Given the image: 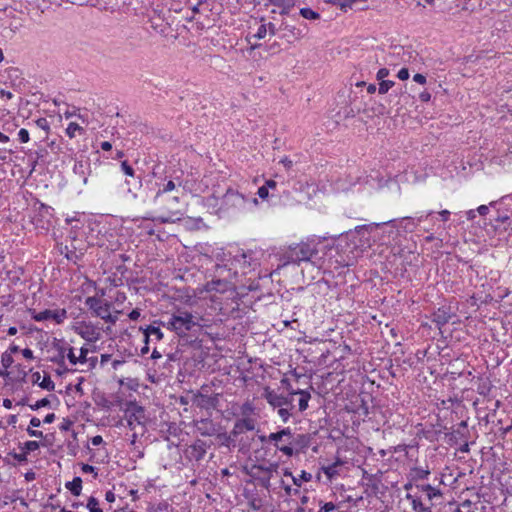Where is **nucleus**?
<instances>
[{"label": "nucleus", "instance_id": "58836bf2", "mask_svg": "<svg viewBox=\"0 0 512 512\" xmlns=\"http://www.w3.org/2000/svg\"><path fill=\"white\" fill-rule=\"evenodd\" d=\"M121 169L127 176L134 177V169L128 164L127 161H123L121 163Z\"/></svg>", "mask_w": 512, "mask_h": 512}, {"label": "nucleus", "instance_id": "0eeeda50", "mask_svg": "<svg viewBox=\"0 0 512 512\" xmlns=\"http://www.w3.org/2000/svg\"><path fill=\"white\" fill-rule=\"evenodd\" d=\"M85 305L92 311L93 315L101 319L111 310V303L91 296L86 298Z\"/></svg>", "mask_w": 512, "mask_h": 512}, {"label": "nucleus", "instance_id": "774afa93", "mask_svg": "<svg viewBox=\"0 0 512 512\" xmlns=\"http://www.w3.org/2000/svg\"><path fill=\"white\" fill-rule=\"evenodd\" d=\"M106 501L112 503L115 501V494L112 491H107L105 494Z\"/></svg>", "mask_w": 512, "mask_h": 512}, {"label": "nucleus", "instance_id": "f03ea898", "mask_svg": "<svg viewBox=\"0 0 512 512\" xmlns=\"http://www.w3.org/2000/svg\"><path fill=\"white\" fill-rule=\"evenodd\" d=\"M163 325L167 329L174 331L178 336H185L198 323L192 313L183 309H177L167 323H163Z\"/></svg>", "mask_w": 512, "mask_h": 512}, {"label": "nucleus", "instance_id": "864d4df0", "mask_svg": "<svg viewBox=\"0 0 512 512\" xmlns=\"http://www.w3.org/2000/svg\"><path fill=\"white\" fill-rule=\"evenodd\" d=\"M413 80L416 82V83H419V84H425L426 83V77L420 73H417L413 76Z\"/></svg>", "mask_w": 512, "mask_h": 512}, {"label": "nucleus", "instance_id": "9b49d317", "mask_svg": "<svg viewBox=\"0 0 512 512\" xmlns=\"http://www.w3.org/2000/svg\"><path fill=\"white\" fill-rule=\"evenodd\" d=\"M208 445L203 440H196L188 449V453L191 459L200 461L204 458Z\"/></svg>", "mask_w": 512, "mask_h": 512}, {"label": "nucleus", "instance_id": "a878e982", "mask_svg": "<svg viewBox=\"0 0 512 512\" xmlns=\"http://www.w3.org/2000/svg\"><path fill=\"white\" fill-rule=\"evenodd\" d=\"M312 479V475L306 471H302L299 476L292 477L293 484L299 488L303 482H309Z\"/></svg>", "mask_w": 512, "mask_h": 512}, {"label": "nucleus", "instance_id": "69168bd1", "mask_svg": "<svg viewBox=\"0 0 512 512\" xmlns=\"http://www.w3.org/2000/svg\"><path fill=\"white\" fill-rule=\"evenodd\" d=\"M450 211L448 210H442L439 212V216L441 217V220L447 221L450 217Z\"/></svg>", "mask_w": 512, "mask_h": 512}, {"label": "nucleus", "instance_id": "e433bc0d", "mask_svg": "<svg viewBox=\"0 0 512 512\" xmlns=\"http://www.w3.org/2000/svg\"><path fill=\"white\" fill-rule=\"evenodd\" d=\"M39 448L37 441H27L24 443L23 451L28 454L29 452L35 451Z\"/></svg>", "mask_w": 512, "mask_h": 512}, {"label": "nucleus", "instance_id": "b1692460", "mask_svg": "<svg viewBox=\"0 0 512 512\" xmlns=\"http://www.w3.org/2000/svg\"><path fill=\"white\" fill-rule=\"evenodd\" d=\"M66 488L75 496H79L82 490V480L75 477L71 482L66 483Z\"/></svg>", "mask_w": 512, "mask_h": 512}, {"label": "nucleus", "instance_id": "412c9836", "mask_svg": "<svg viewBox=\"0 0 512 512\" xmlns=\"http://www.w3.org/2000/svg\"><path fill=\"white\" fill-rule=\"evenodd\" d=\"M212 398L208 395L197 393L193 397V404L200 408H209L213 405Z\"/></svg>", "mask_w": 512, "mask_h": 512}, {"label": "nucleus", "instance_id": "0e129e2a", "mask_svg": "<svg viewBox=\"0 0 512 512\" xmlns=\"http://www.w3.org/2000/svg\"><path fill=\"white\" fill-rule=\"evenodd\" d=\"M65 256H66V258L68 260H71V261H74V262H76L78 260V258H79L77 253L76 252H72V251L71 252H67L65 254Z\"/></svg>", "mask_w": 512, "mask_h": 512}, {"label": "nucleus", "instance_id": "f257e3e1", "mask_svg": "<svg viewBox=\"0 0 512 512\" xmlns=\"http://www.w3.org/2000/svg\"><path fill=\"white\" fill-rule=\"evenodd\" d=\"M279 464L277 462H262L258 464L246 465L243 468L245 474L250 476L252 479L258 482V484L270 490L271 479L274 474L278 473Z\"/></svg>", "mask_w": 512, "mask_h": 512}, {"label": "nucleus", "instance_id": "f3484780", "mask_svg": "<svg viewBox=\"0 0 512 512\" xmlns=\"http://www.w3.org/2000/svg\"><path fill=\"white\" fill-rule=\"evenodd\" d=\"M233 261L238 263V265L245 269V268H252L256 266V260L252 258L251 252H241L234 256Z\"/></svg>", "mask_w": 512, "mask_h": 512}, {"label": "nucleus", "instance_id": "a18cd8bd", "mask_svg": "<svg viewBox=\"0 0 512 512\" xmlns=\"http://www.w3.org/2000/svg\"><path fill=\"white\" fill-rule=\"evenodd\" d=\"M336 509V506L332 502L325 503L318 512H333Z\"/></svg>", "mask_w": 512, "mask_h": 512}, {"label": "nucleus", "instance_id": "a19ab883", "mask_svg": "<svg viewBox=\"0 0 512 512\" xmlns=\"http://www.w3.org/2000/svg\"><path fill=\"white\" fill-rule=\"evenodd\" d=\"M18 137H19V140L22 142V143H27L29 140H30V137H29V132L28 130L22 128L19 130L18 132Z\"/></svg>", "mask_w": 512, "mask_h": 512}, {"label": "nucleus", "instance_id": "4d7b16f0", "mask_svg": "<svg viewBox=\"0 0 512 512\" xmlns=\"http://www.w3.org/2000/svg\"><path fill=\"white\" fill-rule=\"evenodd\" d=\"M419 99L422 102H428L431 99V94L428 91H423L419 94Z\"/></svg>", "mask_w": 512, "mask_h": 512}, {"label": "nucleus", "instance_id": "c9c22d12", "mask_svg": "<svg viewBox=\"0 0 512 512\" xmlns=\"http://www.w3.org/2000/svg\"><path fill=\"white\" fill-rule=\"evenodd\" d=\"M394 85L393 81L390 80H381L379 83L378 92L380 94H385L389 91V89Z\"/></svg>", "mask_w": 512, "mask_h": 512}, {"label": "nucleus", "instance_id": "7ed1b4c3", "mask_svg": "<svg viewBox=\"0 0 512 512\" xmlns=\"http://www.w3.org/2000/svg\"><path fill=\"white\" fill-rule=\"evenodd\" d=\"M317 254V249L314 245L310 243H299L295 246H290L289 249L284 253V265L287 264H297L299 265L301 262L310 261L311 258Z\"/></svg>", "mask_w": 512, "mask_h": 512}, {"label": "nucleus", "instance_id": "20e7f679", "mask_svg": "<svg viewBox=\"0 0 512 512\" xmlns=\"http://www.w3.org/2000/svg\"><path fill=\"white\" fill-rule=\"evenodd\" d=\"M269 442H273L277 450L284 455L291 457L294 454L293 434L290 428H284L280 431L268 435Z\"/></svg>", "mask_w": 512, "mask_h": 512}, {"label": "nucleus", "instance_id": "6ab92c4d", "mask_svg": "<svg viewBox=\"0 0 512 512\" xmlns=\"http://www.w3.org/2000/svg\"><path fill=\"white\" fill-rule=\"evenodd\" d=\"M227 285H228V283L226 281L217 279V280H212V281L208 282L205 286V289L207 292L215 291V292L223 293L226 291Z\"/></svg>", "mask_w": 512, "mask_h": 512}, {"label": "nucleus", "instance_id": "1a4fd4ad", "mask_svg": "<svg viewBox=\"0 0 512 512\" xmlns=\"http://www.w3.org/2000/svg\"><path fill=\"white\" fill-rule=\"evenodd\" d=\"M263 397L265 400L274 408L276 407H284V406H292V399L276 393L274 390H271L269 387L264 389Z\"/></svg>", "mask_w": 512, "mask_h": 512}, {"label": "nucleus", "instance_id": "4468645a", "mask_svg": "<svg viewBox=\"0 0 512 512\" xmlns=\"http://www.w3.org/2000/svg\"><path fill=\"white\" fill-rule=\"evenodd\" d=\"M415 488L418 491L425 493L426 499L431 503H433L434 499L442 498L443 493L439 488L433 487L430 484H416Z\"/></svg>", "mask_w": 512, "mask_h": 512}, {"label": "nucleus", "instance_id": "ddd939ff", "mask_svg": "<svg viewBox=\"0 0 512 512\" xmlns=\"http://www.w3.org/2000/svg\"><path fill=\"white\" fill-rule=\"evenodd\" d=\"M77 333L88 342H96L100 332L92 325L83 324L77 328Z\"/></svg>", "mask_w": 512, "mask_h": 512}, {"label": "nucleus", "instance_id": "72a5a7b5", "mask_svg": "<svg viewBox=\"0 0 512 512\" xmlns=\"http://www.w3.org/2000/svg\"><path fill=\"white\" fill-rule=\"evenodd\" d=\"M340 464H341L340 462H335L327 467H324L323 470H324V473L326 474V476L328 478H333L335 475H337V473H338L337 467Z\"/></svg>", "mask_w": 512, "mask_h": 512}, {"label": "nucleus", "instance_id": "f704fd0d", "mask_svg": "<svg viewBox=\"0 0 512 512\" xmlns=\"http://www.w3.org/2000/svg\"><path fill=\"white\" fill-rule=\"evenodd\" d=\"M13 361L14 360H13L11 353L4 352L1 355V364L5 370L8 369L13 364Z\"/></svg>", "mask_w": 512, "mask_h": 512}, {"label": "nucleus", "instance_id": "79ce46f5", "mask_svg": "<svg viewBox=\"0 0 512 512\" xmlns=\"http://www.w3.org/2000/svg\"><path fill=\"white\" fill-rule=\"evenodd\" d=\"M308 442V437L306 435H298L297 438L293 437V447L295 445H306Z\"/></svg>", "mask_w": 512, "mask_h": 512}, {"label": "nucleus", "instance_id": "393cba45", "mask_svg": "<svg viewBox=\"0 0 512 512\" xmlns=\"http://www.w3.org/2000/svg\"><path fill=\"white\" fill-rule=\"evenodd\" d=\"M271 5L283 8L281 14L287 13L294 6V0H268Z\"/></svg>", "mask_w": 512, "mask_h": 512}, {"label": "nucleus", "instance_id": "9d476101", "mask_svg": "<svg viewBox=\"0 0 512 512\" xmlns=\"http://www.w3.org/2000/svg\"><path fill=\"white\" fill-rule=\"evenodd\" d=\"M255 427L256 421L253 418L246 417L237 419L234 423L233 429L231 430V435L234 438H237L239 435L247 431H253Z\"/></svg>", "mask_w": 512, "mask_h": 512}, {"label": "nucleus", "instance_id": "bf43d9fd", "mask_svg": "<svg viewBox=\"0 0 512 512\" xmlns=\"http://www.w3.org/2000/svg\"><path fill=\"white\" fill-rule=\"evenodd\" d=\"M281 164H283V166L286 168V169H290L293 165V162L292 160H290L288 157H284L281 159L280 161Z\"/></svg>", "mask_w": 512, "mask_h": 512}, {"label": "nucleus", "instance_id": "2eb2a0df", "mask_svg": "<svg viewBox=\"0 0 512 512\" xmlns=\"http://www.w3.org/2000/svg\"><path fill=\"white\" fill-rule=\"evenodd\" d=\"M452 318V313L450 309L447 307L438 308L432 315V321L436 323V325L441 328L445 324H447Z\"/></svg>", "mask_w": 512, "mask_h": 512}, {"label": "nucleus", "instance_id": "6e6552de", "mask_svg": "<svg viewBox=\"0 0 512 512\" xmlns=\"http://www.w3.org/2000/svg\"><path fill=\"white\" fill-rule=\"evenodd\" d=\"M67 318V311L65 309L57 310H44L33 315L35 321L41 322L46 320H53L57 324L63 323Z\"/></svg>", "mask_w": 512, "mask_h": 512}, {"label": "nucleus", "instance_id": "37998d69", "mask_svg": "<svg viewBox=\"0 0 512 512\" xmlns=\"http://www.w3.org/2000/svg\"><path fill=\"white\" fill-rule=\"evenodd\" d=\"M88 348L82 347L80 349V355L78 356L79 363L84 364L88 361L87 355H88Z\"/></svg>", "mask_w": 512, "mask_h": 512}, {"label": "nucleus", "instance_id": "e2e57ef3", "mask_svg": "<svg viewBox=\"0 0 512 512\" xmlns=\"http://www.w3.org/2000/svg\"><path fill=\"white\" fill-rule=\"evenodd\" d=\"M403 221L408 222V224L405 226V228H409L410 230H413V228L416 226L413 218L406 217V218H403Z\"/></svg>", "mask_w": 512, "mask_h": 512}, {"label": "nucleus", "instance_id": "7c9ffc66", "mask_svg": "<svg viewBox=\"0 0 512 512\" xmlns=\"http://www.w3.org/2000/svg\"><path fill=\"white\" fill-rule=\"evenodd\" d=\"M300 15L305 19L315 20L320 18L319 13L313 11L310 8H302L300 9Z\"/></svg>", "mask_w": 512, "mask_h": 512}, {"label": "nucleus", "instance_id": "680f3d73", "mask_svg": "<svg viewBox=\"0 0 512 512\" xmlns=\"http://www.w3.org/2000/svg\"><path fill=\"white\" fill-rule=\"evenodd\" d=\"M128 316L133 321L137 320L140 317L139 309H133Z\"/></svg>", "mask_w": 512, "mask_h": 512}, {"label": "nucleus", "instance_id": "f8f14e48", "mask_svg": "<svg viewBox=\"0 0 512 512\" xmlns=\"http://www.w3.org/2000/svg\"><path fill=\"white\" fill-rule=\"evenodd\" d=\"M406 499L410 501L414 512H432V506L434 503L426 505L417 494L407 493Z\"/></svg>", "mask_w": 512, "mask_h": 512}, {"label": "nucleus", "instance_id": "423d86ee", "mask_svg": "<svg viewBox=\"0 0 512 512\" xmlns=\"http://www.w3.org/2000/svg\"><path fill=\"white\" fill-rule=\"evenodd\" d=\"M127 423L130 429H135V424H144L146 420L145 410L136 403H130L126 409Z\"/></svg>", "mask_w": 512, "mask_h": 512}, {"label": "nucleus", "instance_id": "4be33fe9", "mask_svg": "<svg viewBox=\"0 0 512 512\" xmlns=\"http://www.w3.org/2000/svg\"><path fill=\"white\" fill-rule=\"evenodd\" d=\"M429 475H430V470L424 469L422 467L412 468L410 471V474H409L411 481L424 480V479H427Z\"/></svg>", "mask_w": 512, "mask_h": 512}, {"label": "nucleus", "instance_id": "bb28decb", "mask_svg": "<svg viewBox=\"0 0 512 512\" xmlns=\"http://www.w3.org/2000/svg\"><path fill=\"white\" fill-rule=\"evenodd\" d=\"M369 227L366 226H360L355 229V235L360 237V240L365 239L367 246H370L369 244Z\"/></svg>", "mask_w": 512, "mask_h": 512}, {"label": "nucleus", "instance_id": "2f4dec72", "mask_svg": "<svg viewBox=\"0 0 512 512\" xmlns=\"http://www.w3.org/2000/svg\"><path fill=\"white\" fill-rule=\"evenodd\" d=\"M39 386L48 391H53L55 389V384L52 381L49 375H45L41 382H39Z\"/></svg>", "mask_w": 512, "mask_h": 512}, {"label": "nucleus", "instance_id": "a211bd4d", "mask_svg": "<svg viewBox=\"0 0 512 512\" xmlns=\"http://www.w3.org/2000/svg\"><path fill=\"white\" fill-rule=\"evenodd\" d=\"M140 330L144 334V341L145 342H149L150 336H152V335L155 336L157 341H160V340L163 339V333H162V331L160 330L159 327H155L153 325H149L146 328L140 327Z\"/></svg>", "mask_w": 512, "mask_h": 512}, {"label": "nucleus", "instance_id": "39448f33", "mask_svg": "<svg viewBox=\"0 0 512 512\" xmlns=\"http://www.w3.org/2000/svg\"><path fill=\"white\" fill-rule=\"evenodd\" d=\"M247 204V198L234 189H227L222 197L220 209L225 212L242 211Z\"/></svg>", "mask_w": 512, "mask_h": 512}, {"label": "nucleus", "instance_id": "338daca9", "mask_svg": "<svg viewBox=\"0 0 512 512\" xmlns=\"http://www.w3.org/2000/svg\"><path fill=\"white\" fill-rule=\"evenodd\" d=\"M55 420V414L54 413H49L45 416L43 422L44 423H47V424H50L52 423L53 421Z\"/></svg>", "mask_w": 512, "mask_h": 512}, {"label": "nucleus", "instance_id": "6e6d98bb", "mask_svg": "<svg viewBox=\"0 0 512 512\" xmlns=\"http://www.w3.org/2000/svg\"><path fill=\"white\" fill-rule=\"evenodd\" d=\"M27 433H28L31 437H37V438H41V437H43V433H42V431H39V430H33V429H31L30 427L27 429Z\"/></svg>", "mask_w": 512, "mask_h": 512}, {"label": "nucleus", "instance_id": "13d9d810", "mask_svg": "<svg viewBox=\"0 0 512 512\" xmlns=\"http://www.w3.org/2000/svg\"><path fill=\"white\" fill-rule=\"evenodd\" d=\"M481 216H485L489 212V207L487 205H480L476 210Z\"/></svg>", "mask_w": 512, "mask_h": 512}, {"label": "nucleus", "instance_id": "cd10ccee", "mask_svg": "<svg viewBox=\"0 0 512 512\" xmlns=\"http://www.w3.org/2000/svg\"><path fill=\"white\" fill-rule=\"evenodd\" d=\"M76 132L82 133L83 128L75 122L69 123V125L66 129V134L68 135V137L74 138L76 136Z\"/></svg>", "mask_w": 512, "mask_h": 512}, {"label": "nucleus", "instance_id": "473e14b6", "mask_svg": "<svg viewBox=\"0 0 512 512\" xmlns=\"http://www.w3.org/2000/svg\"><path fill=\"white\" fill-rule=\"evenodd\" d=\"M357 0H335V6L339 7L342 11L346 12L348 9L352 8V5Z\"/></svg>", "mask_w": 512, "mask_h": 512}, {"label": "nucleus", "instance_id": "5fc2aeb1", "mask_svg": "<svg viewBox=\"0 0 512 512\" xmlns=\"http://www.w3.org/2000/svg\"><path fill=\"white\" fill-rule=\"evenodd\" d=\"M14 459H16L18 462H24L27 460V454L23 451L22 453H14L13 454Z\"/></svg>", "mask_w": 512, "mask_h": 512}, {"label": "nucleus", "instance_id": "c03bdc74", "mask_svg": "<svg viewBox=\"0 0 512 512\" xmlns=\"http://www.w3.org/2000/svg\"><path fill=\"white\" fill-rule=\"evenodd\" d=\"M67 358L72 365H76L77 363H79L78 356L75 355L73 348L69 349Z\"/></svg>", "mask_w": 512, "mask_h": 512}, {"label": "nucleus", "instance_id": "3c124183", "mask_svg": "<svg viewBox=\"0 0 512 512\" xmlns=\"http://www.w3.org/2000/svg\"><path fill=\"white\" fill-rule=\"evenodd\" d=\"M102 319L110 324H115L117 321V317L113 316L110 311Z\"/></svg>", "mask_w": 512, "mask_h": 512}, {"label": "nucleus", "instance_id": "de8ad7c7", "mask_svg": "<svg viewBox=\"0 0 512 512\" xmlns=\"http://www.w3.org/2000/svg\"><path fill=\"white\" fill-rule=\"evenodd\" d=\"M81 470L83 473H94V477H97V475H98L95 467L91 466L89 464H83Z\"/></svg>", "mask_w": 512, "mask_h": 512}, {"label": "nucleus", "instance_id": "aec40b11", "mask_svg": "<svg viewBox=\"0 0 512 512\" xmlns=\"http://www.w3.org/2000/svg\"><path fill=\"white\" fill-rule=\"evenodd\" d=\"M291 394L292 395H295V394L300 395L299 411H301V412L305 411L308 408V402L311 398L310 392H308L306 390L298 389V390L292 391Z\"/></svg>", "mask_w": 512, "mask_h": 512}, {"label": "nucleus", "instance_id": "ea45409f", "mask_svg": "<svg viewBox=\"0 0 512 512\" xmlns=\"http://www.w3.org/2000/svg\"><path fill=\"white\" fill-rule=\"evenodd\" d=\"M278 415L284 422H287L291 416L289 410L284 407H279Z\"/></svg>", "mask_w": 512, "mask_h": 512}, {"label": "nucleus", "instance_id": "09e8293b", "mask_svg": "<svg viewBox=\"0 0 512 512\" xmlns=\"http://www.w3.org/2000/svg\"><path fill=\"white\" fill-rule=\"evenodd\" d=\"M389 75V70L387 68H381L377 72V79L379 81L384 80Z\"/></svg>", "mask_w": 512, "mask_h": 512}, {"label": "nucleus", "instance_id": "dca6fc26", "mask_svg": "<svg viewBox=\"0 0 512 512\" xmlns=\"http://www.w3.org/2000/svg\"><path fill=\"white\" fill-rule=\"evenodd\" d=\"M261 22H262V24L259 26L256 34L253 36L254 38H257L260 40V39L265 38L267 34H269L270 36H274L276 34L277 28L274 23H272V22L266 23L264 18H261Z\"/></svg>", "mask_w": 512, "mask_h": 512}, {"label": "nucleus", "instance_id": "c756f323", "mask_svg": "<svg viewBox=\"0 0 512 512\" xmlns=\"http://www.w3.org/2000/svg\"><path fill=\"white\" fill-rule=\"evenodd\" d=\"M86 507L89 512H103L99 507V501L93 496L89 497Z\"/></svg>", "mask_w": 512, "mask_h": 512}, {"label": "nucleus", "instance_id": "c85d7f7f", "mask_svg": "<svg viewBox=\"0 0 512 512\" xmlns=\"http://www.w3.org/2000/svg\"><path fill=\"white\" fill-rule=\"evenodd\" d=\"M280 487L285 491L286 496L297 495L299 493L298 488H292V486L286 483L284 479L280 480Z\"/></svg>", "mask_w": 512, "mask_h": 512}, {"label": "nucleus", "instance_id": "8fccbe9b", "mask_svg": "<svg viewBox=\"0 0 512 512\" xmlns=\"http://www.w3.org/2000/svg\"><path fill=\"white\" fill-rule=\"evenodd\" d=\"M397 76L400 80H407L409 78L408 69L407 68L400 69Z\"/></svg>", "mask_w": 512, "mask_h": 512}, {"label": "nucleus", "instance_id": "603ef678", "mask_svg": "<svg viewBox=\"0 0 512 512\" xmlns=\"http://www.w3.org/2000/svg\"><path fill=\"white\" fill-rule=\"evenodd\" d=\"M258 196L262 199H265L268 197V189H267V186H261L259 187L258 189V192H257Z\"/></svg>", "mask_w": 512, "mask_h": 512}, {"label": "nucleus", "instance_id": "052dcab7", "mask_svg": "<svg viewBox=\"0 0 512 512\" xmlns=\"http://www.w3.org/2000/svg\"><path fill=\"white\" fill-rule=\"evenodd\" d=\"M22 355L26 358V359H33L34 356H33V351L29 348H25L22 350Z\"/></svg>", "mask_w": 512, "mask_h": 512}, {"label": "nucleus", "instance_id": "4c0bfd02", "mask_svg": "<svg viewBox=\"0 0 512 512\" xmlns=\"http://www.w3.org/2000/svg\"><path fill=\"white\" fill-rule=\"evenodd\" d=\"M50 404V401L47 398H43L38 400L34 405H30L32 410H38L42 407H46Z\"/></svg>", "mask_w": 512, "mask_h": 512}, {"label": "nucleus", "instance_id": "49530a36", "mask_svg": "<svg viewBox=\"0 0 512 512\" xmlns=\"http://www.w3.org/2000/svg\"><path fill=\"white\" fill-rule=\"evenodd\" d=\"M36 125L45 130V131H48L49 130V123L47 121L46 118H39L37 121H36Z\"/></svg>", "mask_w": 512, "mask_h": 512}, {"label": "nucleus", "instance_id": "5701e85b", "mask_svg": "<svg viewBox=\"0 0 512 512\" xmlns=\"http://www.w3.org/2000/svg\"><path fill=\"white\" fill-rule=\"evenodd\" d=\"M157 185H158V191L156 192V195L154 197L155 202L159 199V197L162 194L171 192L176 188V184L173 180H169V181H167L165 183H161V184L159 183Z\"/></svg>", "mask_w": 512, "mask_h": 512}]
</instances>
